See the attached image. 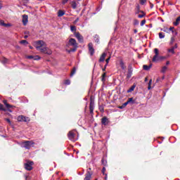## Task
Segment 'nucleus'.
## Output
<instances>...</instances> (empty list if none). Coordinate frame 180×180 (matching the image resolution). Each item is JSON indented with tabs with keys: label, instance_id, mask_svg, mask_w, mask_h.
Segmentation results:
<instances>
[{
	"label": "nucleus",
	"instance_id": "f257e3e1",
	"mask_svg": "<svg viewBox=\"0 0 180 180\" xmlns=\"http://www.w3.org/2000/svg\"><path fill=\"white\" fill-rule=\"evenodd\" d=\"M154 53L155 56L152 59L153 63H157L158 61H164V60H167V56H160V51H158V49L155 48L154 49Z\"/></svg>",
	"mask_w": 180,
	"mask_h": 180
},
{
	"label": "nucleus",
	"instance_id": "f03ea898",
	"mask_svg": "<svg viewBox=\"0 0 180 180\" xmlns=\"http://www.w3.org/2000/svg\"><path fill=\"white\" fill-rule=\"evenodd\" d=\"M70 46H72L73 49L69 50L68 53H71V51H77V49H78V44H77V40L72 38L70 39L67 44V47H70Z\"/></svg>",
	"mask_w": 180,
	"mask_h": 180
},
{
	"label": "nucleus",
	"instance_id": "7ed1b4c3",
	"mask_svg": "<svg viewBox=\"0 0 180 180\" xmlns=\"http://www.w3.org/2000/svg\"><path fill=\"white\" fill-rule=\"evenodd\" d=\"M33 146H34V142L33 141H25L21 143V146L27 150H30Z\"/></svg>",
	"mask_w": 180,
	"mask_h": 180
},
{
	"label": "nucleus",
	"instance_id": "20e7f679",
	"mask_svg": "<svg viewBox=\"0 0 180 180\" xmlns=\"http://www.w3.org/2000/svg\"><path fill=\"white\" fill-rule=\"evenodd\" d=\"M37 50H39V51H41V53H44V54H52L53 51H51L50 50V49L47 48L46 46H36Z\"/></svg>",
	"mask_w": 180,
	"mask_h": 180
},
{
	"label": "nucleus",
	"instance_id": "39448f33",
	"mask_svg": "<svg viewBox=\"0 0 180 180\" xmlns=\"http://www.w3.org/2000/svg\"><path fill=\"white\" fill-rule=\"evenodd\" d=\"M76 133H77V131L75 129H73L69 131L68 134V137L69 140H71V141H77L78 140V138L75 136Z\"/></svg>",
	"mask_w": 180,
	"mask_h": 180
},
{
	"label": "nucleus",
	"instance_id": "423d86ee",
	"mask_svg": "<svg viewBox=\"0 0 180 180\" xmlns=\"http://www.w3.org/2000/svg\"><path fill=\"white\" fill-rule=\"evenodd\" d=\"M25 168L27 171H32L33 169V162H27L25 164Z\"/></svg>",
	"mask_w": 180,
	"mask_h": 180
},
{
	"label": "nucleus",
	"instance_id": "0eeeda50",
	"mask_svg": "<svg viewBox=\"0 0 180 180\" xmlns=\"http://www.w3.org/2000/svg\"><path fill=\"white\" fill-rule=\"evenodd\" d=\"M74 34L79 43L84 42V37H82V35H81V34H79V32H75Z\"/></svg>",
	"mask_w": 180,
	"mask_h": 180
},
{
	"label": "nucleus",
	"instance_id": "6e6552de",
	"mask_svg": "<svg viewBox=\"0 0 180 180\" xmlns=\"http://www.w3.org/2000/svg\"><path fill=\"white\" fill-rule=\"evenodd\" d=\"M17 120L18 122H30V120L29 119V117H27L23 115L18 116Z\"/></svg>",
	"mask_w": 180,
	"mask_h": 180
},
{
	"label": "nucleus",
	"instance_id": "1a4fd4ad",
	"mask_svg": "<svg viewBox=\"0 0 180 180\" xmlns=\"http://www.w3.org/2000/svg\"><path fill=\"white\" fill-rule=\"evenodd\" d=\"M89 51L91 56H94V54L95 53V49H94V45L92 44V43L89 44Z\"/></svg>",
	"mask_w": 180,
	"mask_h": 180
},
{
	"label": "nucleus",
	"instance_id": "9d476101",
	"mask_svg": "<svg viewBox=\"0 0 180 180\" xmlns=\"http://www.w3.org/2000/svg\"><path fill=\"white\" fill-rule=\"evenodd\" d=\"M27 22H29V16L27 15H22V23L24 26L27 25Z\"/></svg>",
	"mask_w": 180,
	"mask_h": 180
},
{
	"label": "nucleus",
	"instance_id": "9b49d317",
	"mask_svg": "<svg viewBox=\"0 0 180 180\" xmlns=\"http://www.w3.org/2000/svg\"><path fill=\"white\" fill-rule=\"evenodd\" d=\"M91 178H92V174L89 171H87L84 180H91Z\"/></svg>",
	"mask_w": 180,
	"mask_h": 180
},
{
	"label": "nucleus",
	"instance_id": "f8f14e48",
	"mask_svg": "<svg viewBox=\"0 0 180 180\" xmlns=\"http://www.w3.org/2000/svg\"><path fill=\"white\" fill-rule=\"evenodd\" d=\"M37 44V47H38V46H40V47H44V46H46V43H44V41H37L36 42Z\"/></svg>",
	"mask_w": 180,
	"mask_h": 180
},
{
	"label": "nucleus",
	"instance_id": "ddd939ff",
	"mask_svg": "<svg viewBox=\"0 0 180 180\" xmlns=\"http://www.w3.org/2000/svg\"><path fill=\"white\" fill-rule=\"evenodd\" d=\"M108 122L109 121L108 120V118L106 117H103L101 120V123L104 126H106L108 124Z\"/></svg>",
	"mask_w": 180,
	"mask_h": 180
},
{
	"label": "nucleus",
	"instance_id": "4468645a",
	"mask_svg": "<svg viewBox=\"0 0 180 180\" xmlns=\"http://www.w3.org/2000/svg\"><path fill=\"white\" fill-rule=\"evenodd\" d=\"M105 58H106V53H103L100 57L99 62L103 63L105 61Z\"/></svg>",
	"mask_w": 180,
	"mask_h": 180
},
{
	"label": "nucleus",
	"instance_id": "2eb2a0df",
	"mask_svg": "<svg viewBox=\"0 0 180 180\" xmlns=\"http://www.w3.org/2000/svg\"><path fill=\"white\" fill-rule=\"evenodd\" d=\"M3 103H4L5 106L7 108V109H9V108L13 107L12 105L8 104V101H7L6 100H4V101H3Z\"/></svg>",
	"mask_w": 180,
	"mask_h": 180
},
{
	"label": "nucleus",
	"instance_id": "dca6fc26",
	"mask_svg": "<svg viewBox=\"0 0 180 180\" xmlns=\"http://www.w3.org/2000/svg\"><path fill=\"white\" fill-rule=\"evenodd\" d=\"M151 67H153L152 64H150L149 65H144L143 66V70H145L146 71H148V70H150L151 68Z\"/></svg>",
	"mask_w": 180,
	"mask_h": 180
},
{
	"label": "nucleus",
	"instance_id": "f3484780",
	"mask_svg": "<svg viewBox=\"0 0 180 180\" xmlns=\"http://www.w3.org/2000/svg\"><path fill=\"white\" fill-rule=\"evenodd\" d=\"M0 26H4V27H8V26H11V24H6L4 20H0Z\"/></svg>",
	"mask_w": 180,
	"mask_h": 180
},
{
	"label": "nucleus",
	"instance_id": "a211bd4d",
	"mask_svg": "<svg viewBox=\"0 0 180 180\" xmlns=\"http://www.w3.org/2000/svg\"><path fill=\"white\" fill-rule=\"evenodd\" d=\"M120 65L122 70H126V65H124V63L123 62V60H120Z\"/></svg>",
	"mask_w": 180,
	"mask_h": 180
},
{
	"label": "nucleus",
	"instance_id": "6ab92c4d",
	"mask_svg": "<svg viewBox=\"0 0 180 180\" xmlns=\"http://www.w3.org/2000/svg\"><path fill=\"white\" fill-rule=\"evenodd\" d=\"M64 15H65V12H64L63 11L59 10L58 12V16L59 18H61V16H64Z\"/></svg>",
	"mask_w": 180,
	"mask_h": 180
},
{
	"label": "nucleus",
	"instance_id": "aec40b11",
	"mask_svg": "<svg viewBox=\"0 0 180 180\" xmlns=\"http://www.w3.org/2000/svg\"><path fill=\"white\" fill-rule=\"evenodd\" d=\"M136 88V85H132L129 89L127 90V93L130 94V92H133L134 91V89Z\"/></svg>",
	"mask_w": 180,
	"mask_h": 180
},
{
	"label": "nucleus",
	"instance_id": "412c9836",
	"mask_svg": "<svg viewBox=\"0 0 180 180\" xmlns=\"http://www.w3.org/2000/svg\"><path fill=\"white\" fill-rule=\"evenodd\" d=\"M179 22H180V16H179L176 19V22H174V26H178V25H179Z\"/></svg>",
	"mask_w": 180,
	"mask_h": 180
},
{
	"label": "nucleus",
	"instance_id": "4be33fe9",
	"mask_svg": "<svg viewBox=\"0 0 180 180\" xmlns=\"http://www.w3.org/2000/svg\"><path fill=\"white\" fill-rule=\"evenodd\" d=\"M127 105H128L127 103L125 102V103H124L121 106H119L118 108H119V109H124V108L127 107Z\"/></svg>",
	"mask_w": 180,
	"mask_h": 180
},
{
	"label": "nucleus",
	"instance_id": "5701e85b",
	"mask_svg": "<svg viewBox=\"0 0 180 180\" xmlns=\"http://www.w3.org/2000/svg\"><path fill=\"white\" fill-rule=\"evenodd\" d=\"M126 103L127 105H129V103H134V101H133V98H128V100Z\"/></svg>",
	"mask_w": 180,
	"mask_h": 180
},
{
	"label": "nucleus",
	"instance_id": "b1692460",
	"mask_svg": "<svg viewBox=\"0 0 180 180\" xmlns=\"http://www.w3.org/2000/svg\"><path fill=\"white\" fill-rule=\"evenodd\" d=\"M71 6L73 9H75L77 8V3L75 1H72Z\"/></svg>",
	"mask_w": 180,
	"mask_h": 180
},
{
	"label": "nucleus",
	"instance_id": "393cba45",
	"mask_svg": "<svg viewBox=\"0 0 180 180\" xmlns=\"http://www.w3.org/2000/svg\"><path fill=\"white\" fill-rule=\"evenodd\" d=\"M168 52L169 53H172V54H175V48H171L169 49H168Z\"/></svg>",
	"mask_w": 180,
	"mask_h": 180
},
{
	"label": "nucleus",
	"instance_id": "a878e982",
	"mask_svg": "<svg viewBox=\"0 0 180 180\" xmlns=\"http://www.w3.org/2000/svg\"><path fill=\"white\" fill-rule=\"evenodd\" d=\"M1 62L2 63V64H7V63H8V59L6 58H3L1 60Z\"/></svg>",
	"mask_w": 180,
	"mask_h": 180
},
{
	"label": "nucleus",
	"instance_id": "bb28decb",
	"mask_svg": "<svg viewBox=\"0 0 180 180\" xmlns=\"http://www.w3.org/2000/svg\"><path fill=\"white\" fill-rule=\"evenodd\" d=\"M77 72V68H74L70 73V77H72Z\"/></svg>",
	"mask_w": 180,
	"mask_h": 180
},
{
	"label": "nucleus",
	"instance_id": "cd10ccee",
	"mask_svg": "<svg viewBox=\"0 0 180 180\" xmlns=\"http://www.w3.org/2000/svg\"><path fill=\"white\" fill-rule=\"evenodd\" d=\"M165 37V34H164L162 32L159 33V38L160 39H164Z\"/></svg>",
	"mask_w": 180,
	"mask_h": 180
},
{
	"label": "nucleus",
	"instance_id": "c85d7f7f",
	"mask_svg": "<svg viewBox=\"0 0 180 180\" xmlns=\"http://www.w3.org/2000/svg\"><path fill=\"white\" fill-rule=\"evenodd\" d=\"M151 84H153V80L152 79H150L148 82V90L151 89Z\"/></svg>",
	"mask_w": 180,
	"mask_h": 180
},
{
	"label": "nucleus",
	"instance_id": "c756f323",
	"mask_svg": "<svg viewBox=\"0 0 180 180\" xmlns=\"http://www.w3.org/2000/svg\"><path fill=\"white\" fill-rule=\"evenodd\" d=\"M20 44H29V42L26 40H22L20 41Z\"/></svg>",
	"mask_w": 180,
	"mask_h": 180
},
{
	"label": "nucleus",
	"instance_id": "7c9ffc66",
	"mask_svg": "<svg viewBox=\"0 0 180 180\" xmlns=\"http://www.w3.org/2000/svg\"><path fill=\"white\" fill-rule=\"evenodd\" d=\"M168 68H167V66H163L162 68V70H161V72H165V71H167V69Z\"/></svg>",
	"mask_w": 180,
	"mask_h": 180
},
{
	"label": "nucleus",
	"instance_id": "2f4dec72",
	"mask_svg": "<svg viewBox=\"0 0 180 180\" xmlns=\"http://www.w3.org/2000/svg\"><path fill=\"white\" fill-rule=\"evenodd\" d=\"M70 30L71 32H75V30H77V28L75 27V26H71L70 27Z\"/></svg>",
	"mask_w": 180,
	"mask_h": 180
},
{
	"label": "nucleus",
	"instance_id": "473e14b6",
	"mask_svg": "<svg viewBox=\"0 0 180 180\" xmlns=\"http://www.w3.org/2000/svg\"><path fill=\"white\" fill-rule=\"evenodd\" d=\"M109 61H110V57H109L105 60V63H106L105 67H108V64H109Z\"/></svg>",
	"mask_w": 180,
	"mask_h": 180
},
{
	"label": "nucleus",
	"instance_id": "72a5a7b5",
	"mask_svg": "<svg viewBox=\"0 0 180 180\" xmlns=\"http://www.w3.org/2000/svg\"><path fill=\"white\" fill-rule=\"evenodd\" d=\"M105 78H106V73H103L102 75V81L103 82H105Z\"/></svg>",
	"mask_w": 180,
	"mask_h": 180
},
{
	"label": "nucleus",
	"instance_id": "f704fd0d",
	"mask_svg": "<svg viewBox=\"0 0 180 180\" xmlns=\"http://www.w3.org/2000/svg\"><path fill=\"white\" fill-rule=\"evenodd\" d=\"M65 85H70V84H71V82L70 81V79H67L65 81Z\"/></svg>",
	"mask_w": 180,
	"mask_h": 180
},
{
	"label": "nucleus",
	"instance_id": "c9c22d12",
	"mask_svg": "<svg viewBox=\"0 0 180 180\" xmlns=\"http://www.w3.org/2000/svg\"><path fill=\"white\" fill-rule=\"evenodd\" d=\"M146 2H147V0H140L141 5H144V4H146Z\"/></svg>",
	"mask_w": 180,
	"mask_h": 180
},
{
	"label": "nucleus",
	"instance_id": "e433bc0d",
	"mask_svg": "<svg viewBox=\"0 0 180 180\" xmlns=\"http://www.w3.org/2000/svg\"><path fill=\"white\" fill-rule=\"evenodd\" d=\"M139 23H140V22L139 21V20H134V25H139Z\"/></svg>",
	"mask_w": 180,
	"mask_h": 180
},
{
	"label": "nucleus",
	"instance_id": "4c0bfd02",
	"mask_svg": "<svg viewBox=\"0 0 180 180\" xmlns=\"http://www.w3.org/2000/svg\"><path fill=\"white\" fill-rule=\"evenodd\" d=\"M0 110H4V112H5V110H5V108H4V105H2V104H0Z\"/></svg>",
	"mask_w": 180,
	"mask_h": 180
},
{
	"label": "nucleus",
	"instance_id": "58836bf2",
	"mask_svg": "<svg viewBox=\"0 0 180 180\" xmlns=\"http://www.w3.org/2000/svg\"><path fill=\"white\" fill-rule=\"evenodd\" d=\"M90 112L92 113L94 112V108L92 107V103H90Z\"/></svg>",
	"mask_w": 180,
	"mask_h": 180
},
{
	"label": "nucleus",
	"instance_id": "ea45409f",
	"mask_svg": "<svg viewBox=\"0 0 180 180\" xmlns=\"http://www.w3.org/2000/svg\"><path fill=\"white\" fill-rule=\"evenodd\" d=\"M144 25H146V20H143L141 22V26H144Z\"/></svg>",
	"mask_w": 180,
	"mask_h": 180
},
{
	"label": "nucleus",
	"instance_id": "a19ab883",
	"mask_svg": "<svg viewBox=\"0 0 180 180\" xmlns=\"http://www.w3.org/2000/svg\"><path fill=\"white\" fill-rule=\"evenodd\" d=\"M136 10L138 11V12L136 13H139V11H140V5H139V4L136 5Z\"/></svg>",
	"mask_w": 180,
	"mask_h": 180
},
{
	"label": "nucleus",
	"instance_id": "79ce46f5",
	"mask_svg": "<svg viewBox=\"0 0 180 180\" xmlns=\"http://www.w3.org/2000/svg\"><path fill=\"white\" fill-rule=\"evenodd\" d=\"M145 15L144 14H140L138 15V18H139L140 19H141V18H144Z\"/></svg>",
	"mask_w": 180,
	"mask_h": 180
},
{
	"label": "nucleus",
	"instance_id": "37998d69",
	"mask_svg": "<svg viewBox=\"0 0 180 180\" xmlns=\"http://www.w3.org/2000/svg\"><path fill=\"white\" fill-rule=\"evenodd\" d=\"M34 60H40V58L39 56H34L33 58Z\"/></svg>",
	"mask_w": 180,
	"mask_h": 180
},
{
	"label": "nucleus",
	"instance_id": "c03bdc74",
	"mask_svg": "<svg viewBox=\"0 0 180 180\" xmlns=\"http://www.w3.org/2000/svg\"><path fill=\"white\" fill-rule=\"evenodd\" d=\"M67 2H68V0H63L62 4L63 5H65V4H67Z\"/></svg>",
	"mask_w": 180,
	"mask_h": 180
},
{
	"label": "nucleus",
	"instance_id": "a18cd8bd",
	"mask_svg": "<svg viewBox=\"0 0 180 180\" xmlns=\"http://www.w3.org/2000/svg\"><path fill=\"white\" fill-rule=\"evenodd\" d=\"M27 58H29L30 60L32 58H34V56H27Z\"/></svg>",
	"mask_w": 180,
	"mask_h": 180
},
{
	"label": "nucleus",
	"instance_id": "49530a36",
	"mask_svg": "<svg viewBox=\"0 0 180 180\" xmlns=\"http://www.w3.org/2000/svg\"><path fill=\"white\" fill-rule=\"evenodd\" d=\"M174 41H175V38L172 37V39H171V44H172V43H174Z\"/></svg>",
	"mask_w": 180,
	"mask_h": 180
},
{
	"label": "nucleus",
	"instance_id": "de8ad7c7",
	"mask_svg": "<svg viewBox=\"0 0 180 180\" xmlns=\"http://www.w3.org/2000/svg\"><path fill=\"white\" fill-rule=\"evenodd\" d=\"M6 122L11 124V120L9 118L6 119Z\"/></svg>",
	"mask_w": 180,
	"mask_h": 180
},
{
	"label": "nucleus",
	"instance_id": "09e8293b",
	"mask_svg": "<svg viewBox=\"0 0 180 180\" xmlns=\"http://www.w3.org/2000/svg\"><path fill=\"white\" fill-rule=\"evenodd\" d=\"M169 31H172L174 32V27H169Z\"/></svg>",
	"mask_w": 180,
	"mask_h": 180
},
{
	"label": "nucleus",
	"instance_id": "8fccbe9b",
	"mask_svg": "<svg viewBox=\"0 0 180 180\" xmlns=\"http://www.w3.org/2000/svg\"><path fill=\"white\" fill-rule=\"evenodd\" d=\"M78 20H79V18H77L75 20V23H77V22H78Z\"/></svg>",
	"mask_w": 180,
	"mask_h": 180
},
{
	"label": "nucleus",
	"instance_id": "3c124183",
	"mask_svg": "<svg viewBox=\"0 0 180 180\" xmlns=\"http://www.w3.org/2000/svg\"><path fill=\"white\" fill-rule=\"evenodd\" d=\"M173 48H174V49H178V45H177V44H175L174 46H173Z\"/></svg>",
	"mask_w": 180,
	"mask_h": 180
},
{
	"label": "nucleus",
	"instance_id": "603ef678",
	"mask_svg": "<svg viewBox=\"0 0 180 180\" xmlns=\"http://www.w3.org/2000/svg\"><path fill=\"white\" fill-rule=\"evenodd\" d=\"M166 65H169V61L166 62Z\"/></svg>",
	"mask_w": 180,
	"mask_h": 180
},
{
	"label": "nucleus",
	"instance_id": "864d4df0",
	"mask_svg": "<svg viewBox=\"0 0 180 180\" xmlns=\"http://www.w3.org/2000/svg\"><path fill=\"white\" fill-rule=\"evenodd\" d=\"M130 77H131V74H129V75H127V78H130Z\"/></svg>",
	"mask_w": 180,
	"mask_h": 180
},
{
	"label": "nucleus",
	"instance_id": "5fc2aeb1",
	"mask_svg": "<svg viewBox=\"0 0 180 180\" xmlns=\"http://www.w3.org/2000/svg\"><path fill=\"white\" fill-rule=\"evenodd\" d=\"M106 171V169L105 167L103 168V172H105Z\"/></svg>",
	"mask_w": 180,
	"mask_h": 180
},
{
	"label": "nucleus",
	"instance_id": "6e6d98bb",
	"mask_svg": "<svg viewBox=\"0 0 180 180\" xmlns=\"http://www.w3.org/2000/svg\"><path fill=\"white\" fill-rule=\"evenodd\" d=\"M106 70V65H105L104 68L103 69V71H105Z\"/></svg>",
	"mask_w": 180,
	"mask_h": 180
},
{
	"label": "nucleus",
	"instance_id": "4d7b16f0",
	"mask_svg": "<svg viewBox=\"0 0 180 180\" xmlns=\"http://www.w3.org/2000/svg\"><path fill=\"white\" fill-rule=\"evenodd\" d=\"M27 37H28V36H27V35H25V36L24 37V39H27Z\"/></svg>",
	"mask_w": 180,
	"mask_h": 180
},
{
	"label": "nucleus",
	"instance_id": "13d9d810",
	"mask_svg": "<svg viewBox=\"0 0 180 180\" xmlns=\"http://www.w3.org/2000/svg\"><path fill=\"white\" fill-rule=\"evenodd\" d=\"M134 33H137V30H134Z\"/></svg>",
	"mask_w": 180,
	"mask_h": 180
},
{
	"label": "nucleus",
	"instance_id": "bf43d9fd",
	"mask_svg": "<svg viewBox=\"0 0 180 180\" xmlns=\"http://www.w3.org/2000/svg\"><path fill=\"white\" fill-rule=\"evenodd\" d=\"M23 1H25V2L27 4V2H28L29 1V0H23Z\"/></svg>",
	"mask_w": 180,
	"mask_h": 180
},
{
	"label": "nucleus",
	"instance_id": "052dcab7",
	"mask_svg": "<svg viewBox=\"0 0 180 180\" xmlns=\"http://www.w3.org/2000/svg\"><path fill=\"white\" fill-rule=\"evenodd\" d=\"M2 8V4L0 3V9Z\"/></svg>",
	"mask_w": 180,
	"mask_h": 180
},
{
	"label": "nucleus",
	"instance_id": "680f3d73",
	"mask_svg": "<svg viewBox=\"0 0 180 180\" xmlns=\"http://www.w3.org/2000/svg\"><path fill=\"white\" fill-rule=\"evenodd\" d=\"M96 41H97V43H99V39L96 40Z\"/></svg>",
	"mask_w": 180,
	"mask_h": 180
},
{
	"label": "nucleus",
	"instance_id": "e2e57ef3",
	"mask_svg": "<svg viewBox=\"0 0 180 180\" xmlns=\"http://www.w3.org/2000/svg\"><path fill=\"white\" fill-rule=\"evenodd\" d=\"M145 81L147 82V78L145 79Z\"/></svg>",
	"mask_w": 180,
	"mask_h": 180
},
{
	"label": "nucleus",
	"instance_id": "0e129e2a",
	"mask_svg": "<svg viewBox=\"0 0 180 180\" xmlns=\"http://www.w3.org/2000/svg\"><path fill=\"white\" fill-rule=\"evenodd\" d=\"M30 49H32V46H30Z\"/></svg>",
	"mask_w": 180,
	"mask_h": 180
},
{
	"label": "nucleus",
	"instance_id": "69168bd1",
	"mask_svg": "<svg viewBox=\"0 0 180 180\" xmlns=\"http://www.w3.org/2000/svg\"><path fill=\"white\" fill-rule=\"evenodd\" d=\"M89 169L91 170V168H89Z\"/></svg>",
	"mask_w": 180,
	"mask_h": 180
},
{
	"label": "nucleus",
	"instance_id": "338daca9",
	"mask_svg": "<svg viewBox=\"0 0 180 180\" xmlns=\"http://www.w3.org/2000/svg\"><path fill=\"white\" fill-rule=\"evenodd\" d=\"M162 79H164V77H162Z\"/></svg>",
	"mask_w": 180,
	"mask_h": 180
},
{
	"label": "nucleus",
	"instance_id": "774afa93",
	"mask_svg": "<svg viewBox=\"0 0 180 180\" xmlns=\"http://www.w3.org/2000/svg\"><path fill=\"white\" fill-rule=\"evenodd\" d=\"M96 180H98V179H96Z\"/></svg>",
	"mask_w": 180,
	"mask_h": 180
}]
</instances>
